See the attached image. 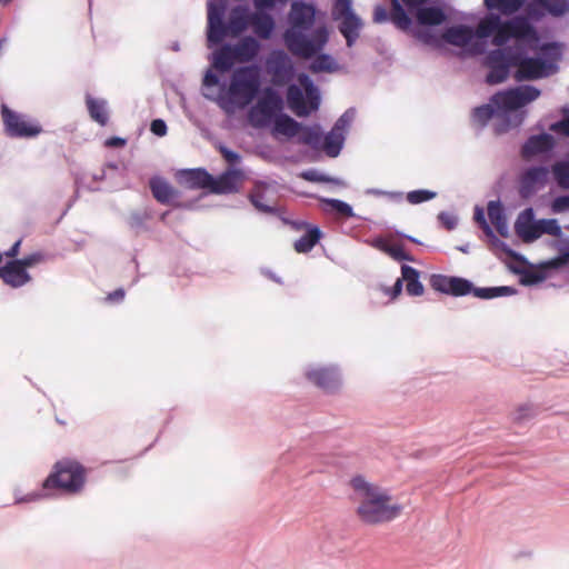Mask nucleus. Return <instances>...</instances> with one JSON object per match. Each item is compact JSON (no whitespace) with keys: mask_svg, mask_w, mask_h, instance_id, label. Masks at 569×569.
Segmentation results:
<instances>
[{"mask_svg":"<svg viewBox=\"0 0 569 569\" xmlns=\"http://www.w3.org/2000/svg\"><path fill=\"white\" fill-rule=\"evenodd\" d=\"M0 278L13 288H19L31 279L27 270L16 260L9 261L0 268Z\"/></svg>","mask_w":569,"mask_h":569,"instance_id":"nucleus-23","label":"nucleus"},{"mask_svg":"<svg viewBox=\"0 0 569 569\" xmlns=\"http://www.w3.org/2000/svg\"><path fill=\"white\" fill-rule=\"evenodd\" d=\"M551 210L555 213H562L569 210V194L558 196L551 202Z\"/></svg>","mask_w":569,"mask_h":569,"instance_id":"nucleus-52","label":"nucleus"},{"mask_svg":"<svg viewBox=\"0 0 569 569\" xmlns=\"http://www.w3.org/2000/svg\"><path fill=\"white\" fill-rule=\"evenodd\" d=\"M298 81L300 86L292 83L287 89V104L297 117H307L318 110L320 93L308 74L300 73Z\"/></svg>","mask_w":569,"mask_h":569,"instance_id":"nucleus-7","label":"nucleus"},{"mask_svg":"<svg viewBox=\"0 0 569 569\" xmlns=\"http://www.w3.org/2000/svg\"><path fill=\"white\" fill-rule=\"evenodd\" d=\"M488 216L501 237H508V223L503 207L500 201L493 200L488 203Z\"/></svg>","mask_w":569,"mask_h":569,"instance_id":"nucleus-35","label":"nucleus"},{"mask_svg":"<svg viewBox=\"0 0 569 569\" xmlns=\"http://www.w3.org/2000/svg\"><path fill=\"white\" fill-rule=\"evenodd\" d=\"M84 485V468L74 460H61L43 481V490L60 489L68 493L79 492Z\"/></svg>","mask_w":569,"mask_h":569,"instance_id":"nucleus-8","label":"nucleus"},{"mask_svg":"<svg viewBox=\"0 0 569 569\" xmlns=\"http://www.w3.org/2000/svg\"><path fill=\"white\" fill-rule=\"evenodd\" d=\"M438 220L447 230H453L458 224L457 216L446 211L438 214Z\"/></svg>","mask_w":569,"mask_h":569,"instance_id":"nucleus-53","label":"nucleus"},{"mask_svg":"<svg viewBox=\"0 0 569 569\" xmlns=\"http://www.w3.org/2000/svg\"><path fill=\"white\" fill-rule=\"evenodd\" d=\"M331 16L339 21L338 30L346 39L347 47L351 48L363 27L361 18L352 9V0H332Z\"/></svg>","mask_w":569,"mask_h":569,"instance_id":"nucleus-11","label":"nucleus"},{"mask_svg":"<svg viewBox=\"0 0 569 569\" xmlns=\"http://www.w3.org/2000/svg\"><path fill=\"white\" fill-rule=\"evenodd\" d=\"M473 28L467 24H458L447 28L442 33V39L449 44L456 47L471 46L472 52L481 54L485 52V42L476 41Z\"/></svg>","mask_w":569,"mask_h":569,"instance_id":"nucleus-16","label":"nucleus"},{"mask_svg":"<svg viewBox=\"0 0 569 569\" xmlns=\"http://www.w3.org/2000/svg\"><path fill=\"white\" fill-rule=\"evenodd\" d=\"M236 61L238 60L230 43L222 44L211 54V67L221 73L230 71Z\"/></svg>","mask_w":569,"mask_h":569,"instance_id":"nucleus-26","label":"nucleus"},{"mask_svg":"<svg viewBox=\"0 0 569 569\" xmlns=\"http://www.w3.org/2000/svg\"><path fill=\"white\" fill-rule=\"evenodd\" d=\"M150 131L157 137H163L168 131L167 123L162 119H154L151 121Z\"/></svg>","mask_w":569,"mask_h":569,"instance_id":"nucleus-55","label":"nucleus"},{"mask_svg":"<svg viewBox=\"0 0 569 569\" xmlns=\"http://www.w3.org/2000/svg\"><path fill=\"white\" fill-rule=\"evenodd\" d=\"M539 221L535 220L532 208H527L519 213L515 222V231L525 242H532L539 238Z\"/></svg>","mask_w":569,"mask_h":569,"instance_id":"nucleus-19","label":"nucleus"},{"mask_svg":"<svg viewBox=\"0 0 569 569\" xmlns=\"http://www.w3.org/2000/svg\"><path fill=\"white\" fill-rule=\"evenodd\" d=\"M502 27V19L499 13L489 11L473 29L475 37L478 39H487L492 37L496 30Z\"/></svg>","mask_w":569,"mask_h":569,"instance_id":"nucleus-31","label":"nucleus"},{"mask_svg":"<svg viewBox=\"0 0 569 569\" xmlns=\"http://www.w3.org/2000/svg\"><path fill=\"white\" fill-rule=\"evenodd\" d=\"M513 38L511 33V29L507 24V21L502 20V27L499 30H496L492 36V43L498 48L507 47V42Z\"/></svg>","mask_w":569,"mask_h":569,"instance_id":"nucleus-46","label":"nucleus"},{"mask_svg":"<svg viewBox=\"0 0 569 569\" xmlns=\"http://www.w3.org/2000/svg\"><path fill=\"white\" fill-rule=\"evenodd\" d=\"M417 21L422 26H440L447 20L440 7L422 4L416 12Z\"/></svg>","mask_w":569,"mask_h":569,"instance_id":"nucleus-29","label":"nucleus"},{"mask_svg":"<svg viewBox=\"0 0 569 569\" xmlns=\"http://www.w3.org/2000/svg\"><path fill=\"white\" fill-rule=\"evenodd\" d=\"M353 499L358 502L357 515L367 525H378L393 520L402 510L400 505H391L390 496L379 487L368 482L362 476L350 481Z\"/></svg>","mask_w":569,"mask_h":569,"instance_id":"nucleus-4","label":"nucleus"},{"mask_svg":"<svg viewBox=\"0 0 569 569\" xmlns=\"http://www.w3.org/2000/svg\"><path fill=\"white\" fill-rule=\"evenodd\" d=\"M539 237L541 234H550L553 237H560L562 234L561 227L556 219H541L539 220Z\"/></svg>","mask_w":569,"mask_h":569,"instance_id":"nucleus-44","label":"nucleus"},{"mask_svg":"<svg viewBox=\"0 0 569 569\" xmlns=\"http://www.w3.org/2000/svg\"><path fill=\"white\" fill-rule=\"evenodd\" d=\"M179 181L190 189H209L213 177L202 168L184 169L179 172Z\"/></svg>","mask_w":569,"mask_h":569,"instance_id":"nucleus-22","label":"nucleus"},{"mask_svg":"<svg viewBox=\"0 0 569 569\" xmlns=\"http://www.w3.org/2000/svg\"><path fill=\"white\" fill-rule=\"evenodd\" d=\"M260 74L254 66L237 68L230 79L228 93L230 100L241 107L253 101L260 90Z\"/></svg>","mask_w":569,"mask_h":569,"instance_id":"nucleus-9","label":"nucleus"},{"mask_svg":"<svg viewBox=\"0 0 569 569\" xmlns=\"http://www.w3.org/2000/svg\"><path fill=\"white\" fill-rule=\"evenodd\" d=\"M309 381L327 392L335 391L341 383L340 372L337 367H317L306 372Z\"/></svg>","mask_w":569,"mask_h":569,"instance_id":"nucleus-17","label":"nucleus"},{"mask_svg":"<svg viewBox=\"0 0 569 569\" xmlns=\"http://www.w3.org/2000/svg\"><path fill=\"white\" fill-rule=\"evenodd\" d=\"M288 0H253V6L257 11L271 10L277 2L286 3Z\"/></svg>","mask_w":569,"mask_h":569,"instance_id":"nucleus-56","label":"nucleus"},{"mask_svg":"<svg viewBox=\"0 0 569 569\" xmlns=\"http://www.w3.org/2000/svg\"><path fill=\"white\" fill-rule=\"evenodd\" d=\"M551 173L558 187L565 190H569V157L556 161L551 166Z\"/></svg>","mask_w":569,"mask_h":569,"instance_id":"nucleus-40","label":"nucleus"},{"mask_svg":"<svg viewBox=\"0 0 569 569\" xmlns=\"http://www.w3.org/2000/svg\"><path fill=\"white\" fill-rule=\"evenodd\" d=\"M367 194H373V196H387L391 199H396V200H400L402 198V192H390V191H385V190H381V189H368L366 191Z\"/></svg>","mask_w":569,"mask_h":569,"instance_id":"nucleus-59","label":"nucleus"},{"mask_svg":"<svg viewBox=\"0 0 569 569\" xmlns=\"http://www.w3.org/2000/svg\"><path fill=\"white\" fill-rule=\"evenodd\" d=\"M568 12L569 0H535L528 8V16L535 18H540L545 14L561 18Z\"/></svg>","mask_w":569,"mask_h":569,"instance_id":"nucleus-18","label":"nucleus"},{"mask_svg":"<svg viewBox=\"0 0 569 569\" xmlns=\"http://www.w3.org/2000/svg\"><path fill=\"white\" fill-rule=\"evenodd\" d=\"M473 219H475V221L480 226V228L482 229V231H483L488 237H495V234H493V231H492L491 227L489 226V223H488V222H487V220H486L485 211H483V209H482L481 207L476 206V208H475Z\"/></svg>","mask_w":569,"mask_h":569,"instance_id":"nucleus-48","label":"nucleus"},{"mask_svg":"<svg viewBox=\"0 0 569 569\" xmlns=\"http://www.w3.org/2000/svg\"><path fill=\"white\" fill-rule=\"evenodd\" d=\"M317 7L313 2L293 0L288 13L289 27L283 32L287 49L296 57L310 59L322 51L329 41V29L317 26Z\"/></svg>","mask_w":569,"mask_h":569,"instance_id":"nucleus-3","label":"nucleus"},{"mask_svg":"<svg viewBox=\"0 0 569 569\" xmlns=\"http://www.w3.org/2000/svg\"><path fill=\"white\" fill-rule=\"evenodd\" d=\"M369 243L373 248H376L385 253L387 252L388 247H389V243L382 237H377V238L372 239Z\"/></svg>","mask_w":569,"mask_h":569,"instance_id":"nucleus-64","label":"nucleus"},{"mask_svg":"<svg viewBox=\"0 0 569 569\" xmlns=\"http://www.w3.org/2000/svg\"><path fill=\"white\" fill-rule=\"evenodd\" d=\"M388 256H390L396 261H412V257L407 253L402 246L399 244H389L388 250L386 252Z\"/></svg>","mask_w":569,"mask_h":569,"instance_id":"nucleus-49","label":"nucleus"},{"mask_svg":"<svg viewBox=\"0 0 569 569\" xmlns=\"http://www.w3.org/2000/svg\"><path fill=\"white\" fill-rule=\"evenodd\" d=\"M430 286L433 290L441 293L455 297H463L471 293L475 297L485 300L512 296L517 292V289L511 286L478 288L466 278L446 274H432L430 277Z\"/></svg>","mask_w":569,"mask_h":569,"instance_id":"nucleus-6","label":"nucleus"},{"mask_svg":"<svg viewBox=\"0 0 569 569\" xmlns=\"http://www.w3.org/2000/svg\"><path fill=\"white\" fill-rule=\"evenodd\" d=\"M220 152L224 160L229 163H237L240 161V156L236 151L230 150L227 147H221Z\"/></svg>","mask_w":569,"mask_h":569,"instance_id":"nucleus-60","label":"nucleus"},{"mask_svg":"<svg viewBox=\"0 0 569 569\" xmlns=\"http://www.w3.org/2000/svg\"><path fill=\"white\" fill-rule=\"evenodd\" d=\"M320 201L326 206L325 210L327 212L336 213L343 218L356 217L352 207L342 200L333 198H321Z\"/></svg>","mask_w":569,"mask_h":569,"instance_id":"nucleus-39","label":"nucleus"},{"mask_svg":"<svg viewBox=\"0 0 569 569\" xmlns=\"http://www.w3.org/2000/svg\"><path fill=\"white\" fill-rule=\"evenodd\" d=\"M391 3V14L390 19L396 24L397 28L401 30H407L412 21L403 7L401 6L399 0H390Z\"/></svg>","mask_w":569,"mask_h":569,"instance_id":"nucleus-41","label":"nucleus"},{"mask_svg":"<svg viewBox=\"0 0 569 569\" xmlns=\"http://www.w3.org/2000/svg\"><path fill=\"white\" fill-rule=\"evenodd\" d=\"M542 278L539 273L533 271H528L522 276V283L523 284H535L541 281Z\"/></svg>","mask_w":569,"mask_h":569,"instance_id":"nucleus-63","label":"nucleus"},{"mask_svg":"<svg viewBox=\"0 0 569 569\" xmlns=\"http://www.w3.org/2000/svg\"><path fill=\"white\" fill-rule=\"evenodd\" d=\"M302 177L308 181L313 182H332L336 184H342V181L337 178H331L321 173H318L315 170L303 172Z\"/></svg>","mask_w":569,"mask_h":569,"instance_id":"nucleus-50","label":"nucleus"},{"mask_svg":"<svg viewBox=\"0 0 569 569\" xmlns=\"http://www.w3.org/2000/svg\"><path fill=\"white\" fill-rule=\"evenodd\" d=\"M232 49L239 62H248L256 58L259 52L260 43L251 36L241 39Z\"/></svg>","mask_w":569,"mask_h":569,"instance_id":"nucleus-30","label":"nucleus"},{"mask_svg":"<svg viewBox=\"0 0 569 569\" xmlns=\"http://www.w3.org/2000/svg\"><path fill=\"white\" fill-rule=\"evenodd\" d=\"M312 58H315L309 64V70L312 73L328 72L332 73L339 70V64L337 61L328 53H322L321 51L316 53Z\"/></svg>","mask_w":569,"mask_h":569,"instance_id":"nucleus-38","label":"nucleus"},{"mask_svg":"<svg viewBox=\"0 0 569 569\" xmlns=\"http://www.w3.org/2000/svg\"><path fill=\"white\" fill-rule=\"evenodd\" d=\"M555 138L552 134L543 132L530 136L521 148V154L525 158H531L537 154L546 153L555 148Z\"/></svg>","mask_w":569,"mask_h":569,"instance_id":"nucleus-20","label":"nucleus"},{"mask_svg":"<svg viewBox=\"0 0 569 569\" xmlns=\"http://www.w3.org/2000/svg\"><path fill=\"white\" fill-rule=\"evenodd\" d=\"M540 94L541 90L531 84H520L498 91L488 103L473 109L472 122L483 128L492 120L497 133L518 128L527 117L525 107L537 100Z\"/></svg>","mask_w":569,"mask_h":569,"instance_id":"nucleus-2","label":"nucleus"},{"mask_svg":"<svg viewBox=\"0 0 569 569\" xmlns=\"http://www.w3.org/2000/svg\"><path fill=\"white\" fill-rule=\"evenodd\" d=\"M282 97L273 89L267 88L263 96L249 111V121L254 128H266L272 122V134H282L288 139L297 138L301 144L317 149L322 143L326 154L336 158L341 152L346 134L350 128L356 110L347 109L335 122L332 129L323 137L320 126H303L283 112Z\"/></svg>","mask_w":569,"mask_h":569,"instance_id":"nucleus-1","label":"nucleus"},{"mask_svg":"<svg viewBox=\"0 0 569 569\" xmlns=\"http://www.w3.org/2000/svg\"><path fill=\"white\" fill-rule=\"evenodd\" d=\"M86 102L90 117L100 126H106L109 120L107 101L103 99H94L88 94Z\"/></svg>","mask_w":569,"mask_h":569,"instance_id":"nucleus-37","label":"nucleus"},{"mask_svg":"<svg viewBox=\"0 0 569 569\" xmlns=\"http://www.w3.org/2000/svg\"><path fill=\"white\" fill-rule=\"evenodd\" d=\"M402 287H403V280H402V276H401L400 278H398L396 280L392 288L383 287L382 290L386 295L390 296L391 299H395L401 293Z\"/></svg>","mask_w":569,"mask_h":569,"instance_id":"nucleus-57","label":"nucleus"},{"mask_svg":"<svg viewBox=\"0 0 569 569\" xmlns=\"http://www.w3.org/2000/svg\"><path fill=\"white\" fill-rule=\"evenodd\" d=\"M557 249L559 256L555 259V264L563 266L569 263V238L560 240L557 244Z\"/></svg>","mask_w":569,"mask_h":569,"instance_id":"nucleus-47","label":"nucleus"},{"mask_svg":"<svg viewBox=\"0 0 569 569\" xmlns=\"http://www.w3.org/2000/svg\"><path fill=\"white\" fill-rule=\"evenodd\" d=\"M150 218L149 212L144 211H132L128 218L129 227L138 234L141 231L147 230L146 220Z\"/></svg>","mask_w":569,"mask_h":569,"instance_id":"nucleus-42","label":"nucleus"},{"mask_svg":"<svg viewBox=\"0 0 569 569\" xmlns=\"http://www.w3.org/2000/svg\"><path fill=\"white\" fill-rule=\"evenodd\" d=\"M297 228L305 227L306 232L295 241L293 248L299 253H308L320 240L322 232L317 226H309L306 222L296 223Z\"/></svg>","mask_w":569,"mask_h":569,"instance_id":"nucleus-25","label":"nucleus"},{"mask_svg":"<svg viewBox=\"0 0 569 569\" xmlns=\"http://www.w3.org/2000/svg\"><path fill=\"white\" fill-rule=\"evenodd\" d=\"M266 67L272 74L276 86H283L295 77V66L290 57L283 50H273L266 60Z\"/></svg>","mask_w":569,"mask_h":569,"instance_id":"nucleus-14","label":"nucleus"},{"mask_svg":"<svg viewBox=\"0 0 569 569\" xmlns=\"http://www.w3.org/2000/svg\"><path fill=\"white\" fill-rule=\"evenodd\" d=\"M418 38L427 44H437L438 38L430 30H422L418 32Z\"/></svg>","mask_w":569,"mask_h":569,"instance_id":"nucleus-62","label":"nucleus"},{"mask_svg":"<svg viewBox=\"0 0 569 569\" xmlns=\"http://www.w3.org/2000/svg\"><path fill=\"white\" fill-rule=\"evenodd\" d=\"M516 44L513 47L496 48L490 50L483 64L488 68L486 82L488 84H498L508 79L510 69L516 68Z\"/></svg>","mask_w":569,"mask_h":569,"instance_id":"nucleus-12","label":"nucleus"},{"mask_svg":"<svg viewBox=\"0 0 569 569\" xmlns=\"http://www.w3.org/2000/svg\"><path fill=\"white\" fill-rule=\"evenodd\" d=\"M549 169L543 166H533L526 169L519 180V196L522 199L532 197L548 181Z\"/></svg>","mask_w":569,"mask_h":569,"instance_id":"nucleus-15","label":"nucleus"},{"mask_svg":"<svg viewBox=\"0 0 569 569\" xmlns=\"http://www.w3.org/2000/svg\"><path fill=\"white\" fill-rule=\"evenodd\" d=\"M226 91V83L221 82L218 74L208 69L202 79V96L211 101H219Z\"/></svg>","mask_w":569,"mask_h":569,"instance_id":"nucleus-27","label":"nucleus"},{"mask_svg":"<svg viewBox=\"0 0 569 569\" xmlns=\"http://www.w3.org/2000/svg\"><path fill=\"white\" fill-rule=\"evenodd\" d=\"M253 32L261 39H269L274 30V20L271 14L264 11H256L252 14L251 23Z\"/></svg>","mask_w":569,"mask_h":569,"instance_id":"nucleus-28","label":"nucleus"},{"mask_svg":"<svg viewBox=\"0 0 569 569\" xmlns=\"http://www.w3.org/2000/svg\"><path fill=\"white\" fill-rule=\"evenodd\" d=\"M149 187L153 198L162 204L171 203L178 197V191L162 177H152Z\"/></svg>","mask_w":569,"mask_h":569,"instance_id":"nucleus-24","label":"nucleus"},{"mask_svg":"<svg viewBox=\"0 0 569 569\" xmlns=\"http://www.w3.org/2000/svg\"><path fill=\"white\" fill-rule=\"evenodd\" d=\"M437 197V192L430 191L427 189H418L409 191L406 196V199L411 204H419L429 200H432Z\"/></svg>","mask_w":569,"mask_h":569,"instance_id":"nucleus-43","label":"nucleus"},{"mask_svg":"<svg viewBox=\"0 0 569 569\" xmlns=\"http://www.w3.org/2000/svg\"><path fill=\"white\" fill-rule=\"evenodd\" d=\"M42 259V254L39 252L32 253L23 259H16L24 269L34 266L40 262Z\"/></svg>","mask_w":569,"mask_h":569,"instance_id":"nucleus-58","label":"nucleus"},{"mask_svg":"<svg viewBox=\"0 0 569 569\" xmlns=\"http://www.w3.org/2000/svg\"><path fill=\"white\" fill-rule=\"evenodd\" d=\"M550 130L569 137V109L563 110V117L550 126Z\"/></svg>","mask_w":569,"mask_h":569,"instance_id":"nucleus-51","label":"nucleus"},{"mask_svg":"<svg viewBox=\"0 0 569 569\" xmlns=\"http://www.w3.org/2000/svg\"><path fill=\"white\" fill-rule=\"evenodd\" d=\"M389 19V14L385 7L377 6L373 11V21L376 23H383Z\"/></svg>","mask_w":569,"mask_h":569,"instance_id":"nucleus-61","label":"nucleus"},{"mask_svg":"<svg viewBox=\"0 0 569 569\" xmlns=\"http://www.w3.org/2000/svg\"><path fill=\"white\" fill-rule=\"evenodd\" d=\"M516 72L518 82L537 80L553 74L558 67L543 58H531L522 44H516Z\"/></svg>","mask_w":569,"mask_h":569,"instance_id":"nucleus-10","label":"nucleus"},{"mask_svg":"<svg viewBox=\"0 0 569 569\" xmlns=\"http://www.w3.org/2000/svg\"><path fill=\"white\" fill-rule=\"evenodd\" d=\"M402 280L406 282V291L409 296L419 297L423 295L425 288L419 280L420 273L411 266H401Z\"/></svg>","mask_w":569,"mask_h":569,"instance_id":"nucleus-34","label":"nucleus"},{"mask_svg":"<svg viewBox=\"0 0 569 569\" xmlns=\"http://www.w3.org/2000/svg\"><path fill=\"white\" fill-rule=\"evenodd\" d=\"M239 180V173L237 171H227L219 176L213 177L210 191L218 194H226L237 191V184Z\"/></svg>","mask_w":569,"mask_h":569,"instance_id":"nucleus-33","label":"nucleus"},{"mask_svg":"<svg viewBox=\"0 0 569 569\" xmlns=\"http://www.w3.org/2000/svg\"><path fill=\"white\" fill-rule=\"evenodd\" d=\"M536 415L537 409L532 405L526 403L520 406L513 412V421L517 423H526L527 421L531 420Z\"/></svg>","mask_w":569,"mask_h":569,"instance_id":"nucleus-45","label":"nucleus"},{"mask_svg":"<svg viewBox=\"0 0 569 569\" xmlns=\"http://www.w3.org/2000/svg\"><path fill=\"white\" fill-rule=\"evenodd\" d=\"M1 118L4 132L10 138L30 139L42 132V127L38 121L11 110L6 103L1 104Z\"/></svg>","mask_w":569,"mask_h":569,"instance_id":"nucleus-13","label":"nucleus"},{"mask_svg":"<svg viewBox=\"0 0 569 569\" xmlns=\"http://www.w3.org/2000/svg\"><path fill=\"white\" fill-rule=\"evenodd\" d=\"M227 0H210L207 3V44L213 48L220 44L229 34L237 37L241 34L251 23L253 12L247 6L233 7L224 21L227 12Z\"/></svg>","mask_w":569,"mask_h":569,"instance_id":"nucleus-5","label":"nucleus"},{"mask_svg":"<svg viewBox=\"0 0 569 569\" xmlns=\"http://www.w3.org/2000/svg\"><path fill=\"white\" fill-rule=\"evenodd\" d=\"M483 4L488 11L511 16L523 7L525 0H483Z\"/></svg>","mask_w":569,"mask_h":569,"instance_id":"nucleus-36","label":"nucleus"},{"mask_svg":"<svg viewBox=\"0 0 569 569\" xmlns=\"http://www.w3.org/2000/svg\"><path fill=\"white\" fill-rule=\"evenodd\" d=\"M268 188L269 187L266 182H257L249 194V200L258 211L268 214H276L277 208L264 202V200H267Z\"/></svg>","mask_w":569,"mask_h":569,"instance_id":"nucleus-32","label":"nucleus"},{"mask_svg":"<svg viewBox=\"0 0 569 569\" xmlns=\"http://www.w3.org/2000/svg\"><path fill=\"white\" fill-rule=\"evenodd\" d=\"M507 24L511 29L512 37L517 40L516 44H520V41L531 42L538 39L536 28L525 16H517L507 20Z\"/></svg>","mask_w":569,"mask_h":569,"instance_id":"nucleus-21","label":"nucleus"},{"mask_svg":"<svg viewBox=\"0 0 569 569\" xmlns=\"http://www.w3.org/2000/svg\"><path fill=\"white\" fill-rule=\"evenodd\" d=\"M48 490H41V491H33V492H30L28 495H24V496H18L16 493V500H14V503H24V502H32V501H37L41 498H44L47 496H49V493L47 492Z\"/></svg>","mask_w":569,"mask_h":569,"instance_id":"nucleus-54","label":"nucleus"}]
</instances>
